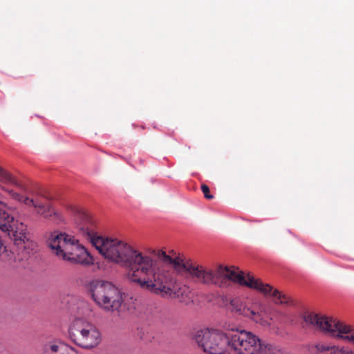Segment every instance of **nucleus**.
Segmentation results:
<instances>
[{
	"label": "nucleus",
	"mask_w": 354,
	"mask_h": 354,
	"mask_svg": "<svg viewBox=\"0 0 354 354\" xmlns=\"http://www.w3.org/2000/svg\"><path fill=\"white\" fill-rule=\"evenodd\" d=\"M50 248L61 259L88 266L93 264V257L73 236L54 232L48 239Z\"/></svg>",
	"instance_id": "39448f33"
},
{
	"label": "nucleus",
	"mask_w": 354,
	"mask_h": 354,
	"mask_svg": "<svg viewBox=\"0 0 354 354\" xmlns=\"http://www.w3.org/2000/svg\"><path fill=\"white\" fill-rule=\"evenodd\" d=\"M75 216L80 234L106 259L129 268V280L163 297L177 299L186 304L193 301L192 290L189 286L176 282L171 272L172 265L160 261L157 252H141L117 239L99 235L95 221L82 209H76Z\"/></svg>",
	"instance_id": "f257e3e1"
},
{
	"label": "nucleus",
	"mask_w": 354,
	"mask_h": 354,
	"mask_svg": "<svg viewBox=\"0 0 354 354\" xmlns=\"http://www.w3.org/2000/svg\"><path fill=\"white\" fill-rule=\"evenodd\" d=\"M91 292L95 304L105 312H116L122 316L125 309L131 311L135 308L133 305L126 308V304H122L121 292L111 282L100 280L93 281L91 286Z\"/></svg>",
	"instance_id": "423d86ee"
},
{
	"label": "nucleus",
	"mask_w": 354,
	"mask_h": 354,
	"mask_svg": "<svg viewBox=\"0 0 354 354\" xmlns=\"http://www.w3.org/2000/svg\"><path fill=\"white\" fill-rule=\"evenodd\" d=\"M8 185H12L21 189L23 188L18 179L0 165V205L1 206L0 207V230L7 233L14 240L15 244L26 243L28 241L26 225L23 222L15 219L3 208L10 211L16 210L15 207L8 203V198L29 207L30 198Z\"/></svg>",
	"instance_id": "7ed1b4c3"
},
{
	"label": "nucleus",
	"mask_w": 354,
	"mask_h": 354,
	"mask_svg": "<svg viewBox=\"0 0 354 354\" xmlns=\"http://www.w3.org/2000/svg\"><path fill=\"white\" fill-rule=\"evenodd\" d=\"M201 189H202V192H203L205 198H207L208 199H211L213 198L212 195L209 194V187L206 185H203L201 186Z\"/></svg>",
	"instance_id": "4468645a"
},
{
	"label": "nucleus",
	"mask_w": 354,
	"mask_h": 354,
	"mask_svg": "<svg viewBox=\"0 0 354 354\" xmlns=\"http://www.w3.org/2000/svg\"><path fill=\"white\" fill-rule=\"evenodd\" d=\"M314 347L320 354H354V350L346 346L319 342Z\"/></svg>",
	"instance_id": "9b49d317"
},
{
	"label": "nucleus",
	"mask_w": 354,
	"mask_h": 354,
	"mask_svg": "<svg viewBox=\"0 0 354 354\" xmlns=\"http://www.w3.org/2000/svg\"><path fill=\"white\" fill-rule=\"evenodd\" d=\"M26 257H21L19 254H15L12 250L4 245L0 238V264L15 266L17 262L23 261Z\"/></svg>",
	"instance_id": "ddd939ff"
},
{
	"label": "nucleus",
	"mask_w": 354,
	"mask_h": 354,
	"mask_svg": "<svg viewBox=\"0 0 354 354\" xmlns=\"http://www.w3.org/2000/svg\"><path fill=\"white\" fill-rule=\"evenodd\" d=\"M157 257L160 261L172 265L173 268L179 274L188 275L194 281L204 285H216L227 287L231 282L237 283L262 293L270 297L277 304L288 302L289 299L268 283H263L252 274H245L238 268L219 266L215 270L186 260L180 256H170L163 250L157 251Z\"/></svg>",
	"instance_id": "f03ea898"
},
{
	"label": "nucleus",
	"mask_w": 354,
	"mask_h": 354,
	"mask_svg": "<svg viewBox=\"0 0 354 354\" xmlns=\"http://www.w3.org/2000/svg\"><path fill=\"white\" fill-rule=\"evenodd\" d=\"M231 305L234 311L249 317L263 327H269L272 324L270 308L259 299H251L244 303L235 299L232 300Z\"/></svg>",
	"instance_id": "9d476101"
},
{
	"label": "nucleus",
	"mask_w": 354,
	"mask_h": 354,
	"mask_svg": "<svg viewBox=\"0 0 354 354\" xmlns=\"http://www.w3.org/2000/svg\"><path fill=\"white\" fill-rule=\"evenodd\" d=\"M306 326L313 327L326 335L354 344V328L337 319L308 313L304 315Z\"/></svg>",
	"instance_id": "0eeeda50"
},
{
	"label": "nucleus",
	"mask_w": 354,
	"mask_h": 354,
	"mask_svg": "<svg viewBox=\"0 0 354 354\" xmlns=\"http://www.w3.org/2000/svg\"><path fill=\"white\" fill-rule=\"evenodd\" d=\"M68 336L76 345L86 349L97 346L101 342V333L96 326L81 318L73 321Z\"/></svg>",
	"instance_id": "1a4fd4ad"
},
{
	"label": "nucleus",
	"mask_w": 354,
	"mask_h": 354,
	"mask_svg": "<svg viewBox=\"0 0 354 354\" xmlns=\"http://www.w3.org/2000/svg\"><path fill=\"white\" fill-rule=\"evenodd\" d=\"M42 354H77L75 349L60 341H50L46 343Z\"/></svg>",
	"instance_id": "f8f14e48"
},
{
	"label": "nucleus",
	"mask_w": 354,
	"mask_h": 354,
	"mask_svg": "<svg viewBox=\"0 0 354 354\" xmlns=\"http://www.w3.org/2000/svg\"><path fill=\"white\" fill-rule=\"evenodd\" d=\"M193 339L198 346L209 354H223L227 351L228 331L216 328H202L193 334Z\"/></svg>",
	"instance_id": "6e6552de"
},
{
	"label": "nucleus",
	"mask_w": 354,
	"mask_h": 354,
	"mask_svg": "<svg viewBox=\"0 0 354 354\" xmlns=\"http://www.w3.org/2000/svg\"><path fill=\"white\" fill-rule=\"evenodd\" d=\"M228 331L227 351L235 354H288L277 346L261 341L258 336L233 324H226Z\"/></svg>",
	"instance_id": "20e7f679"
}]
</instances>
